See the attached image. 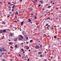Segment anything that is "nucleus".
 I'll list each match as a JSON object with an SVG mask.
<instances>
[{
	"label": "nucleus",
	"instance_id": "obj_1",
	"mask_svg": "<svg viewBox=\"0 0 61 61\" xmlns=\"http://www.w3.org/2000/svg\"><path fill=\"white\" fill-rule=\"evenodd\" d=\"M23 37L21 36V35H20V36L19 37V39H20V41H21V40H22L23 39Z\"/></svg>",
	"mask_w": 61,
	"mask_h": 61
},
{
	"label": "nucleus",
	"instance_id": "obj_2",
	"mask_svg": "<svg viewBox=\"0 0 61 61\" xmlns=\"http://www.w3.org/2000/svg\"><path fill=\"white\" fill-rule=\"evenodd\" d=\"M35 48L36 49H38L39 48V46H36L35 47Z\"/></svg>",
	"mask_w": 61,
	"mask_h": 61
},
{
	"label": "nucleus",
	"instance_id": "obj_3",
	"mask_svg": "<svg viewBox=\"0 0 61 61\" xmlns=\"http://www.w3.org/2000/svg\"><path fill=\"white\" fill-rule=\"evenodd\" d=\"M9 36H13V34L10 33V34Z\"/></svg>",
	"mask_w": 61,
	"mask_h": 61
},
{
	"label": "nucleus",
	"instance_id": "obj_4",
	"mask_svg": "<svg viewBox=\"0 0 61 61\" xmlns=\"http://www.w3.org/2000/svg\"><path fill=\"white\" fill-rule=\"evenodd\" d=\"M3 33H5L6 32V30H3Z\"/></svg>",
	"mask_w": 61,
	"mask_h": 61
},
{
	"label": "nucleus",
	"instance_id": "obj_5",
	"mask_svg": "<svg viewBox=\"0 0 61 61\" xmlns=\"http://www.w3.org/2000/svg\"><path fill=\"white\" fill-rule=\"evenodd\" d=\"M29 46H26V49H27V50H28V49H29Z\"/></svg>",
	"mask_w": 61,
	"mask_h": 61
},
{
	"label": "nucleus",
	"instance_id": "obj_6",
	"mask_svg": "<svg viewBox=\"0 0 61 61\" xmlns=\"http://www.w3.org/2000/svg\"><path fill=\"white\" fill-rule=\"evenodd\" d=\"M29 11H32V9H31V8H29Z\"/></svg>",
	"mask_w": 61,
	"mask_h": 61
},
{
	"label": "nucleus",
	"instance_id": "obj_7",
	"mask_svg": "<svg viewBox=\"0 0 61 61\" xmlns=\"http://www.w3.org/2000/svg\"><path fill=\"white\" fill-rule=\"evenodd\" d=\"M24 23V21H22V22L21 23V25H23V24Z\"/></svg>",
	"mask_w": 61,
	"mask_h": 61
},
{
	"label": "nucleus",
	"instance_id": "obj_8",
	"mask_svg": "<svg viewBox=\"0 0 61 61\" xmlns=\"http://www.w3.org/2000/svg\"><path fill=\"white\" fill-rule=\"evenodd\" d=\"M3 32V30H0V33H2Z\"/></svg>",
	"mask_w": 61,
	"mask_h": 61
},
{
	"label": "nucleus",
	"instance_id": "obj_9",
	"mask_svg": "<svg viewBox=\"0 0 61 61\" xmlns=\"http://www.w3.org/2000/svg\"><path fill=\"white\" fill-rule=\"evenodd\" d=\"M28 20L29 21H28V22H31V20H30V19H28Z\"/></svg>",
	"mask_w": 61,
	"mask_h": 61
},
{
	"label": "nucleus",
	"instance_id": "obj_10",
	"mask_svg": "<svg viewBox=\"0 0 61 61\" xmlns=\"http://www.w3.org/2000/svg\"><path fill=\"white\" fill-rule=\"evenodd\" d=\"M4 36H3L2 37H1V39H4Z\"/></svg>",
	"mask_w": 61,
	"mask_h": 61
},
{
	"label": "nucleus",
	"instance_id": "obj_11",
	"mask_svg": "<svg viewBox=\"0 0 61 61\" xmlns=\"http://www.w3.org/2000/svg\"><path fill=\"white\" fill-rule=\"evenodd\" d=\"M3 24L4 25H5V21H3Z\"/></svg>",
	"mask_w": 61,
	"mask_h": 61
},
{
	"label": "nucleus",
	"instance_id": "obj_12",
	"mask_svg": "<svg viewBox=\"0 0 61 61\" xmlns=\"http://www.w3.org/2000/svg\"><path fill=\"white\" fill-rule=\"evenodd\" d=\"M38 54H42V52H39L38 53Z\"/></svg>",
	"mask_w": 61,
	"mask_h": 61
},
{
	"label": "nucleus",
	"instance_id": "obj_13",
	"mask_svg": "<svg viewBox=\"0 0 61 61\" xmlns=\"http://www.w3.org/2000/svg\"><path fill=\"white\" fill-rule=\"evenodd\" d=\"M15 46L16 48H17V45H16Z\"/></svg>",
	"mask_w": 61,
	"mask_h": 61
},
{
	"label": "nucleus",
	"instance_id": "obj_14",
	"mask_svg": "<svg viewBox=\"0 0 61 61\" xmlns=\"http://www.w3.org/2000/svg\"><path fill=\"white\" fill-rule=\"evenodd\" d=\"M2 50L3 51H4V48H2Z\"/></svg>",
	"mask_w": 61,
	"mask_h": 61
},
{
	"label": "nucleus",
	"instance_id": "obj_15",
	"mask_svg": "<svg viewBox=\"0 0 61 61\" xmlns=\"http://www.w3.org/2000/svg\"><path fill=\"white\" fill-rule=\"evenodd\" d=\"M6 51V52H7V50H6L5 49H4V51Z\"/></svg>",
	"mask_w": 61,
	"mask_h": 61
},
{
	"label": "nucleus",
	"instance_id": "obj_16",
	"mask_svg": "<svg viewBox=\"0 0 61 61\" xmlns=\"http://www.w3.org/2000/svg\"><path fill=\"white\" fill-rule=\"evenodd\" d=\"M9 44H10V45H12V44L10 42L9 43Z\"/></svg>",
	"mask_w": 61,
	"mask_h": 61
},
{
	"label": "nucleus",
	"instance_id": "obj_17",
	"mask_svg": "<svg viewBox=\"0 0 61 61\" xmlns=\"http://www.w3.org/2000/svg\"><path fill=\"white\" fill-rule=\"evenodd\" d=\"M10 48L11 49H13V47L12 46H11L10 47Z\"/></svg>",
	"mask_w": 61,
	"mask_h": 61
},
{
	"label": "nucleus",
	"instance_id": "obj_18",
	"mask_svg": "<svg viewBox=\"0 0 61 61\" xmlns=\"http://www.w3.org/2000/svg\"><path fill=\"white\" fill-rule=\"evenodd\" d=\"M21 49L22 52H24V49Z\"/></svg>",
	"mask_w": 61,
	"mask_h": 61
},
{
	"label": "nucleus",
	"instance_id": "obj_19",
	"mask_svg": "<svg viewBox=\"0 0 61 61\" xmlns=\"http://www.w3.org/2000/svg\"><path fill=\"white\" fill-rule=\"evenodd\" d=\"M0 51L1 52L2 51V48H0Z\"/></svg>",
	"mask_w": 61,
	"mask_h": 61
},
{
	"label": "nucleus",
	"instance_id": "obj_20",
	"mask_svg": "<svg viewBox=\"0 0 61 61\" xmlns=\"http://www.w3.org/2000/svg\"><path fill=\"white\" fill-rule=\"evenodd\" d=\"M40 3H41V4H42V3H43V1H40Z\"/></svg>",
	"mask_w": 61,
	"mask_h": 61
},
{
	"label": "nucleus",
	"instance_id": "obj_21",
	"mask_svg": "<svg viewBox=\"0 0 61 61\" xmlns=\"http://www.w3.org/2000/svg\"><path fill=\"white\" fill-rule=\"evenodd\" d=\"M15 5H14L13 6L12 8H14V7H15Z\"/></svg>",
	"mask_w": 61,
	"mask_h": 61
},
{
	"label": "nucleus",
	"instance_id": "obj_22",
	"mask_svg": "<svg viewBox=\"0 0 61 61\" xmlns=\"http://www.w3.org/2000/svg\"><path fill=\"white\" fill-rule=\"evenodd\" d=\"M41 6V5H38V7H39V6Z\"/></svg>",
	"mask_w": 61,
	"mask_h": 61
},
{
	"label": "nucleus",
	"instance_id": "obj_23",
	"mask_svg": "<svg viewBox=\"0 0 61 61\" xmlns=\"http://www.w3.org/2000/svg\"><path fill=\"white\" fill-rule=\"evenodd\" d=\"M46 28H47V30H49V28L48 27H47Z\"/></svg>",
	"mask_w": 61,
	"mask_h": 61
},
{
	"label": "nucleus",
	"instance_id": "obj_24",
	"mask_svg": "<svg viewBox=\"0 0 61 61\" xmlns=\"http://www.w3.org/2000/svg\"><path fill=\"white\" fill-rule=\"evenodd\" d=\"M26 44H28L29 43V42H27V41H26Z\"/></svg>",
	"mask_w": 61,
	"mask_h": 61
},
{
	"label": "nucleus",
	"instance_id": "obj_25",
	"mask_svg": "<svg viewBox=\"0 0 61 61\" xmlns=\"http://www.w3.org/2000/svg\"><path fill=\"white\" fill-rule=\"evenodd\" d=\"M40 57H42L43 56V55H40Z\"/></svg>",
	"mask_w": 61,
	"mask_h": 61
},
{
	"label": "nucleus",
	"instance_id": "obj_26",
	"mask_svg": "<svg viewBox=\"0 0 61 61\" xmlns=\"http://www.w3.org/2000/svg\"><path fill=\"white\" fill-rule=\"evenodd\" d=\"M37 1V0H35V1H34L35 2H36Z\"/></svg>",
	"mask_w": 61,
	"mask_h": 61
},
{
	"label": "nucleus",
	"instance_id": "obj_27",
	"mask_svg": "<svg viewBox=\"0 0 61 61\" xmlns=\"http://www.w3.org/2000/svg\"><path fill=\"white\" fill-rule=\"evenodd\" d=\"M51 7V6H49L48 7V8H50Z\"/></svg>",
	"mask_w": 61,
	"mask_h": 61
},
{
	"label": "nucleus",
	"instance_id": "obj_28",
	"mask_svg": "<svg viewBox=\"0 0 61 61\" xmlns=\"http://www.w3.org/2000/svg\"><path fill=\"white\" fill-rule=\"evenodd\" d=\"M54 38H56V36H54Z\"/></svg>",
	"mask_w": 61,
	"mask_h": 61
},
{
	"label": "nucleus",
	"instance_id": "obj_29",
	"mask_svg": "<svg viewBox=\"0 0 61 61\" xmlns=\"http://www.w3.org/2000/svg\"><path fill=\"white\" fill-rule=\"evenodd\" d=\"M19 56H20V57H21V55L20 54H19Z\"/></svg>",
	"mask_w": 61,
	"mask_h": 61
},
{
	"label": "nucleus",
	"instance_id": "obj_30",
	"mask_svg": "<svg viewBox=\"0 0 61 61\" xmlns=\"http://www.w3.org/2000/svg\"><path fill=\"white\" fill-rule=\"evenodd\" d=\"M28 39V37H27V36L26 37V40H27V39Z\"/></svg>",
	"mask_w": 61,
	"mask_h": 61
},
{
	"label": "nucleus",
	"instance_id": "obj_31",
	"mask_svg": "<svg viewBox=\"0 0 61 61\" xmlns=\"http://www.w3.org/2000/svg\"><path fill=\"white\" fill-rule=\"evenodd\" d=\"M50 19V17H49L47 19Z\"/></svg>",
	"mask_w": 61,
	"mask_h": 61
},
{
	"label": "nucleus",
	"instance_id": "obj_32",
	"mask_svg": "<svg viewBox=\"0 0 61 61\" xmlns=\"http://www.w3.org/2000/svg\"><path fill=\"white\" fill-rule=\"evenodd\" d=\"M18 12H17V11H16V14L17 15H18Z\"/></svg>",
	"mask_w": 61,
	"mask_h": 61
},
{
	"label": "nucleus",
	"instance_id": "obj_33",
	"mask_svg": "<svg viewBox=\"0 0 61 61\" xmlns=\"http://www.w3.org/2000/svg\"><path fill=\"white\" fill-rule=\"evenodd\" d=\"M34 15V14H33V13H31V15Z\"/></svg>",
	"mask_w": 61,
	"mask_h": 61
},
{
	"label": "nucleus",
	"instance_id": "obj_34",
	"mask_svg": "<svg viewBox=\"0 0 61 61\" xmlns=\"http://www.w3.org/2000/svg\"><path fill=\"white\" fill-rule=\"evenodd\" d=\"M35 19H36V16H35Z\"/></svg>",
	"mask_w": 61,
	"mask_h": 61
},
{
	"label": "nucleus",
	"instance_id": "obj_35",
	"mask_svg": "<svg viewBox=\"0 0 61 61\" xmlns=\"http://www.w3.org/2000/svg\"><path fill=\"white\" fill-rule=\"evenodd\" d=\"M31 42H32V40H30V43H31Z\"/></svg>",
	"mask_w": 61,
	"mask_h": 61
},
{
	"label": "nucleus",
	"instance_id": "obj_36",
	"mask_svg": "<svg viewBox=\"0 0 61 61\" xmlns=\"http://www.w3.org/2000/svg\"><path fill=\"white\" fill-rule=\"evenodd\" d=\"M2 54H0V57H2Z\"/></svg>",
	"mask_w": 61,
	"mask_h": 61
},
{
	"label": "nucleus",
	"instance_id": "obj_37",
	"mask_svg": "<svg viewBox=\"0 0 61 61\" xmlns=\"http://www.w3.org/2000/svg\"><path fill=\"white\" fill-rule=\"evenodd\" d=\"M48 25V24H47L46 25V26H47V25Z\"/></svg>",
	"mask_w": 61,
	"mask_h": 61
},
{
	"label": "nucleus",
	"instance_id": "obj_38",
	"mask_svg": "<svg viewBox=\"0 0 61 61\" xmlns=\"http://www.w3.org/2000/svg\"><path fill=\"white\" fill-rule=\"evenodd\" d=\"M7 16H8V17H10V15H8Z\"/></svg>",
	"mask_w": 61,
	"mask_h": 61
},
{
	"label": "nucleus",
	"instance_id": "obj_39",
	"mask_svg": "<svg viewBox=\"0 0 61 61\" xmlns=\"http://www.w3.org/2000/svg\"><path fill=\"white\" fill-rule=\"evenodd\" d=\"M51 59H52V58H53V56H51Z\"/></svg>",
	"mask_w": 61,
	"mask_h": 61
},
{
	"label": "nucleus",
	"instance_id": "obj_40",
	"mask_svg": "<svg viewBox=\"0 0 61 61\" xmlns=\"http://www.w3.org/2000/svg\"><path fill=\"white\" fill-rule=\"evenodd\" d=\"M14 22H17V21H15V20L14 21Z\"/></svg>",
	"mask_w": 61,
	"mask_h": 61
},
{
	"label": "nucleus",
	"instance_id": "obj_41",
	"mask_svg": "<svg viewBox=\"0 0 61 61\" xmlns=\"http://www.w3.org/2000/svg\"><path fill=\"white\" fill-rule=\"evenodd\" d=\"M8 4H9V5H10V3H9V2H8Z\"/></svg>",
	"mask_w": 61,
	"mask_h": 61
},
{
	"label": "nucleus",
	"instance_id": "obj_42",
	"mask_svg": "<svg viewBox=\"0 0 61 61\" xmlns=\"http://www.w3.org/2000/svg\"><path fill=\"white\" fill-rule=\"evenodd\" d=\"M11 15H12V16H14V14H11Z\"/></svg>",
	"mask_w": 61,
	"mask_h": 61
},
{
	"label": "nucleus",
	"instance_id": "obj_43",
	"mask_svg": "<svg viewBox=\"0 0 61 61\" xmlns=\"http://www.w3.org/2000/svg\"><path fill=\"white\" fill-rule=\"evenodd\" d=\"M29 61V59H28L27 61Z\"/></svg>",
	"mask_w": 61,
	"mask_h": 61
},
{
	"label": "nucleus",
	"instance_id": "obj_44",
	"mask_svg": "<svg viewBox=\"0 0 61 61\" xmlns=\"http://www.w3.org/2000/svg\"><path fill=\"white\" fill-rule=\"evenodd\" d=\"M22 1V0H20V2H21Z\"/></svg>",
	"mask_w": 61,
	"mask_h": 61
},
{
	"label": "nucleus",
	"instance_id": "obj_45",
	"mask_svg": "<svg viewBox=\"0 0 61 61\" xmlns=\"http://www.w3.org/2000/svg\"><path fill=\"white\" fill-rule=\"evenodd\" d=\"M15 18H17V17H16V16L15 15Z\"/></svg>",
	"mask_w": 61,
	"mask_h": 61
},
{
	"label": "nucleus",
	"instance_id": "obj_46",
	"mask_svg": "<svg viewBox=\"0 0 61 61\" xmlns=\"http://www.w3.org/2000/svg\"><path fill=\"white\" fill-rule=\"evenodd\" d=\"M45 54H46V51H45Z\"/></svg>",
	"mask_w": 61,
	"mask_h": 61
},
{
	"label": "nucleus",
	"instance_id": "obj_47",
	"mask_svg": "<svg viewBox=\"0 0 61 61\" xmlns=\"http://www.w3.org/2000/svg\"><path fill=\"white\" fill-rule=\"evenodd\" d=\"M25 53V51H23V53H22V54H23L24 53Z\"/></svg>",
	"mask_w": 61,
	"mask_h": 61
},
{
	"label": "nucleus",
	"instance_id": "obj_48",
	"mask_svg": "<svg viewBox=\"0 0 61 61\" xmlns=\"http://www.w3.org/2000/svg\"><path fill=\"white\" fill-rule=\"evenodd\" d=\"M12 60H13L12 59H11L10 60V61H12Z\"/></svg>",
	"mask_w": 61,
	"mask_h": 61
},
{
	"label": "nucleus",
	"instance_id": "obj_49",
	"mask_svg": "<svg viewBox=\"0 0 61 61\" xmlns=\"http://www.w3.org/2000/svg\"><path fill=\"white\" fill-rule=\"evenodd\" d=\"M12 11H14V9H12Z\"/></svg>",
	"mask_w": 61,
	"mask_h": 61
},
{
	"label": "nucleus",
	"instance_id": "obj_50",
	"mask_svg": "<svg viewBox=\"0 0 61 61\" xmlns=\"http://www.w3.org/2000/svg\"><path fill=\"white\" fill-rule=\"evenodd\" d=\"M53 9H51V11H53Z\"/></svg>",
	"mask_w": 61,
	"mask_h": 61
},
{
	"label": "nucleus",
	"instance_id": "obj_51",
	"mask_svg": "<svg viewBox=\"0 0 61 61\" xmlns=\"http://www.w3.org/2000/svg\"><path fill=\"white\" fill-rule=\"evenodd\" d=\"M2 61H5V60H4V59H2Z\"/></svg>",
	"mask_w": 61,
	"mask_h": 61
},
{
	"label": "nucleus",
	"instance_id": "obj_52",
	"mask_svg": "<svg viewBox=\"0 0 61 61\" xmlns=\"http://www.w3.org/2000/svg\"><path fill=\"white\" fill-rule=\"evenodd\" d=\"M30 51H31V50H29V52H30Z\"/></svg>",
	"mask_w": 61,
	"mask_h": 61
},
{
	"label": "nucleus",
	"instance_id": "obj_53",
	"mask_svg": "<svg viewBox=\"0 0 61 61\" xmlns=\"http://www.w3.org/2000/svg\"><path fill=\"white\" fill-rule=\"evenodd\" d=\"M14 41H15V42H16V40H14Z\"/></svg>",
	"mask_w": 61,
	"mask_h": 61
},
{
	"label": "nucleus",
	"instance_id": "obj_54",
	"mask_svg": "<svg viewBox=\"0 0 61 61\" xmlns=\"http://www.w3.org/2000/svg\"><path fill=\"white\" fill-rule=\"evenodd\" d=\"M53 2V1H52L51 2V4H52V2Z\"/></svg>",
	"mask_w": 61,
	"mask_h": 61
},
{
	"label": "nucleus",
	"instance_id": "obj_55",
	"mask_svg": "<svg viewBox=\"0 0 61 61\" xmlns=\"http://www.w3.org/2000/svg\"><path fill=\"white\" fill-rule=\"evenodd\" d=\"M15 40H16V41L17 40V38H16V39H15Z\"/></svg>",
	"mask_w": 61,
	"mask_h": 61
},
{
	"label": "nucleus",
	"instance_id": "obj_56",
	"mask_svg": "<svg viewBox=\"0 0 61 61\" xmlns=\"http://www.w3.org/2000/svg\"><path fill=\"white\" fill-rule=\"evenodd\" d=\"M0 4H2V2H0Z\"/></svg>",
	"mask_w": 61,
	"mask_h": 61
},
{
	"label": "nucleus",
	"instance_id": "obj_57",
	"mask_svg": "<svg viewBox=\"0 0 61 61\" xmlns=\"http://www.w3.org/2000/svg\"><path fill=\"white\" fill-rule=\"evenodd\" d=\"M21 45H23V43H21Z\"/></svg>",
	"mask_w": 61,
	"mask_h": 61
},
{
	"label": "nucleus",
	"instance_id": "obj_58",
	"mask_svg": "<svg viewBox=\"0 0 61 61\" xmlns=\"http://www.w3.org/2000/svg\"><path fill=\"white\" fill-rule=\"evenodd\" d=\"M26 57H27V55H26Z\"/></svg>",
	"mask_w": 61,
	"mask_h": 61
},
{
	"label": "nucleus",
	"instance_id": "obj_59",
	"mask_svg": "<svg viewBox=\"0 0 61 61\" xmlns=\"http://www.w3.org/2000/svg\"><path fill=\"white\" fill-rule=\"evenodd\" d=\"M36 25H38V23H36Z\"/></svg>",
	"mask_w": 61,
	"mask_h": 61
},
{
	"label": "nucleus",
	"instance_id": "obj_60",
	"mask_svg": "<svg viewBox=\"0 0 61 61\" xmlns=\"http://www.w3.org/2000/svg\"><path fill=\"white\" fill-rule=\"evenodd\" d=\"M50 25H49L48 26V27H49V26H50Z\"/></svg>",
	"mask_w": 61,
	"mask_h": 61
},
{
	"label": "nucleus",
	"instance_id": "obj_61",
	"mask_svg": "<svg viewBox=\"0 0 61 61\" xmlns=\"http://www.w3.org/2000/svg\"><path fill=\"white\" fill-rule=\"evenodd\" d=\"M44 8H43L42 9V10H44Z\"/></svg>",
	"mask_w": 61,
	"mask_h": 61
},
{
	"label": "nucleus",
	"instance_id": "obj_62",
	"mask_svg": "<svg viewBox=\"0 0 61 61\" xmlns=\"http://www.w3.org/2000/svg\"><path fill=\"white\" fill-rule=\"evenodd\" d=\"M45 61H46V60H44Z\"/></svg>",
	"mask_w": 61,
	"mask_h": 61
},
{
	"label": "nucleus",
	"instance_id": "obj_63",
	"mask_svg": "<svg viewBox=\"0 0 61 61\" xmlns=\"http://www.w3.org/2000/svg\"><path fill=\"white\" fill-rule=\"evenodd\" d=\"M13 4H11V5H13Z\"/></svg>",
	"mask_w": 61,
	"mask_h": 61
},
{
	"label": "nucleus",
	"instance_id": "obj_64",
	"mask_svg": "<svg viewBox=\"0 0 61 61\" xmlns=\"http://www.w3.org/2000/svg\"><path fill=\"white\" fill-rule=\"evenodd\" d=\"M15 3L14 4H13V5H15Z\"/></svg>",
	"mask_w": 61,
	"mask_h": 61
}]
</instances>
